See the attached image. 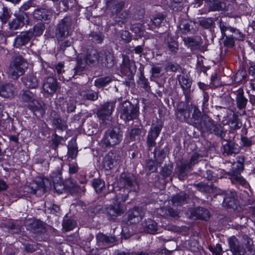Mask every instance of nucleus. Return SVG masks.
<instances>
[{
    "label": "nucleus",
    "instance_id": "4",
    "mask_svg": "<svg viewBox=\"0 0 255 255\" xmlns=\"http://www.w3.org/2000/svg\"><path fill=\"white\" fill-rule=\"evenodd\" d=\"M128 197V194H122V193L117 194L114 198L113 204L106 207V214L111 218L122 215L125 212L126 208L121 202H125Z\"/></svg>",
    "mask_w": 255,
    "mask_h": 255
},
{
    "label": "nucleus",
    "instance_id": "41",
    "mask_svg": "<svg viewBox=\"0 0 255 255\" xmlns=\"http://www.w3.org/2000/svg\"><path fill=\"white\" fill-rule=\"evenodd\" d=\"M45 29V24L42 22H38L33 26L31 30L28 31L31 33L32 38L33 36H39L41 35Z\"/></svg>",
    "mask_w": 255,
    "mask_h": 255
},
{
    "label": "nucleus",
    "instance_id": "51",
    "mask_svg": "<svg viewBox=\"0 0 255 255\" xmlns=\"http://www.w3.org/2000/svg\"><path fill=\"white\" fill-rule=\"evenodd\" d=\"M142 132V129L139 128H133L130 129L129 132V136L131 140L139 141L141 134Z\"/></svg>",
    "mask_w": 255,
    "mask_h": 255
},
{
    "label": "nucleus",
    "instance_id": "45",
    "mask_svg": "<svg viewBox=\"0 0 255 255\" xmlns=\"http://www.w3.org/2000/svg\"><path fill=\"white\" fill-rule=\"evenodd\" d=\"M202 157L203 156L201 154L195 152H193L189 160H185L183 161L187 163V165L192 169L195 164L201 160Z\"/></svg>",
    "mask_w": 255,
    "mask_h": 255
},
{
    "label": "nucleus",
    "instance_id": "26",
    "mask_svg": "<svg viewBox=\"0 0 255 255\" xmlns=\"http://www.w3.org/2000/svg\"><path fill=\"white\" fill-rule=\"evenodd\" d=\"M17 93L16 88L13 84L7 83L0 85V96L6 98H12Z\"/></svg>",
    "mask_w": 255,
    "mask_h": 255
},
{
    "label": "nucleus",
    "instance_id": "3",
    "mask_svg": "<svg viewBox=\"0 0 255 255\" xmlns=\"http://www.w3.org/2000/svg\"><path fill=\"white\" fill-rule=\"evenodd\" d=\"M28 68V63L21 55L14 57L10 62L7 73L13 79H17L22 75Z\"/></svg>",
    "mask_w": 255,
    "mask_h": 255
},
{
    "label": "nucleus",
    "instance_id": "42",
    "mask_svg": "<svg viewBox=\"0 0 255 255\" xmlns=\"http://www.w3.org/2000/svg\"><path fill=\"white\" fill-rule=\"evenodd\" d=\"M237 158V162L233 165L232 174H240L244 170V157L239 156Z\"/></svg>",
    "mask_w": 255,
    "mask_h": 255
},
{
    "label": "nucleus",
    "instance_id": "58",
    "mask_svg": "<svg viewBox=\"0 0 255 255\" xmlns=\"http://www.w3.org/2000/svg\"><path fill=\"white\" fill-rule=\"evenodd\" d=\"M130 29L137 35H141L144 30V26L141 23H136L131 24Z\"/></svg>",
    "mask_w": 255,
    "mask_h": 255
},
{
    "label": "nucleus",
    "instance_id": "16",
    "mask_svg": "<svg viewBox=\"0 0 255 255\" xmlns=\"http://www.w3.org/2000/svg\"><path fill=\"white\" fill-rule=\"evenodd\" d=\"M121 159L120 156L112 152H109L104 158L102 165L107 170L114 168L119 164Z\"/></svg>",
    "mask_w": 255,
    "mask_h": 255
},
{
    "label": "nucleus",
    "instance_id": "2",
    "mask_svg": "<svg viewBox=\"0 0 255 255\" xmlns=\"http://www.w3.org/2000/svg\"><path fill=\"white\" fill-rule=\"evenodd\" d=\"M195 126L199 129L207 130L211 133H214L222 140L225 138L226 131L220 124H214L213 121L207 116L202 117L200 124L196 123Z\"/></svg>",
    "mask_w": 255,
    "mask_h": 255
},
{
    "label": "nucleus",
    "instance_id": "47",
    "mask_svg": "<svg viewBox=\"0 0 255 255\" xmlns=\"http://www.w3.org/2000/svg\"><path fill=\"white\" fill-rule=\"evenodd\" d=\"M166 41L167 48L173 54L176 53L178 50V44L176 41L173 37L168 35Z\"/></svg>",
    "mask_w": 255,
    "mask_h": 255
},
{
    "label": "nucleus",
    "instance_id": "5",
    "mask_svg": "<svg viewBox=\"0 0 255 255\" xmlns=\"http://www.w3.org/2000/svg\"><path fill=\"white\" fill-rule=\"evenodd\" d=\"M120 116L125 122L138 119L139 108L129 101L123 102L120 106Z\"/></svg>",
    "mask_w": 255,
    "mask_h": 255
},
{
    "label": "nucleus",
    "instance_id": "55",
    "mask_svg": "<svg viewBox=\"0 0 255 255\" xmlns=\"http://www.w3.org/2000/svg\"><path fill=\"white\" fill-rule=\"evenodd\" d=\"M231 180L232 182H237L246 188L249 186L246 180L241 176L240 174H232L231 175Z\"/></svg>",
    "mask_w": 255,
    "mask_h": 255
},
{
    "label": "nucleus",
    "instance_id": "63",
    "mask_svg": "<svg viewBox=\"0 0 255 255\" xmlns=\"http://www.w3.org/2000/svg\"><path fill=\"white\" fill-rule=\"evenodd\" d=\"M208 249L212 253L213 255H222L223 253L222 246L219 244H216L215 247L209 246Z\"/></svg>",
    "mask_w": 255,
    "mask_h": 255
},
{
    "label": "nucleus",
    "instance_id": "1",
    "mask_svg": "<svg viewBox=\"0 0 255 255\" xmlns=\"http://www.w3.org/2000/svg\"><path fill=\"white\" fill-rule=\"evenodd\" d=\"M123 132L119 128L115 127L107 129L101 140L102 146L105 148L114 147L118 145L123 140Z\"/></svg>",
    "mask_w": 255,
    "mask_h": 255
},
{
    "label": "nucleus",
    "instance_id": "34",
    "mask_svg": "<svg viewBox=\"0 0 255 255\" xmlns=\"http://www.w3.org/2000/svg\"><path fill=\"white\" fill-rule=\"evenodd\" d=\"M235 94L236 104L238 108L240 110L245 109L248 100L245 97L243 90L239 89L236 92Z\"/></svg>",
    "mask_w": 255,
    "mask_h": 255
},
{
    "label": "nucleus",
    "instance_id": "39",
    "mask_svg": "<svg viewBox=\"0 0 255 255\" xmlns=\"http://www.w3.org/2000/svg\"><path fill=\"white\" fill-rule=\"evenodd\" d=\"M142 226L145 231L149 234H154L157 231L156 223L151 219L145 220Z\"/></svg>",
    "mask_w": 255,
    "mask_h": 255
},
{
    "label": "nucleus",
    "instance_id": "18",
    "mask_svg": "<svg viewBox=\"0 0 255 255\" xmlns=\"http://www.w3.org/2000/svg\"><path fill=\"white\" fill-rule=\"evenodd\" d=\"M99 63L103 66L108 68H111L115 64V60L114 54L107 50H103L100 52Z\"/></svg>",
    "mask_w": 255,
    "mask_h": 255
},
{
    "label": "nucleus",
    "instance_id": "35",
    "mask_svg": "<svg viewBox=\"0 0 255 255\" xmlns=\"http://www.w3.org/2000/svg\"><path fill=\"white\" fill-rule=\"evenodd\" d=\"M157 214L165 218L179 216V212L170 206L161 207L157 209Z\"/></svg>",
    "mask_w": 255,
    "mask_h": 255
},
{
    "label": "nucleus",
    "instance_id": "25",
    "mask_svg": "<svg viewBox=\"0 0 255 255\" xmlns=\"http://www.w3.org/2000/svg\"><path fill=\"white\" fill-rule=\"evenodd\" d=\"M190 217L194 219L208 220L210 217L208 210L202 207H197L189 210Z\"/></svg>",
    "mask_w": 255,
    "mask_h": 255
},
{
    "label": "nucleus",
    "instance_id": "23",
    "mask_svg": "<svg viewBox=\"0 0 255 255\" xmlns=\"http://www.w3.org/2000/svg\"><path fill=\"white\" fill-rule=\"evenodd\" d=\"M42 87L44 91L50 95L56 92L58 88V83L56 79L49 77L43 80Z\"/></svg>",
    "mask_w": 255,
    "mask_h": 255
},
{
    "label": "nucleus",
    "instance_id": "9",
    "mask_svg": "<svg viewBox=\"0 0 255 255\" xmlns=\"http://www.w3.org/2000/svg\"><path fill=\"white\" fill-rule=\"evenodd\" d=\"M120 184L123 186L121 188L122 194H128L129 192H136L138 190L139 186L134 176L131 174L123 173L120 178Z\"/></svg>",
    "mask_w": 255,
    "mask_h": 255
},
{
    "label": "nucleus",
    "instance_id": "48",
    "mask_svg": "<svg viewBox=\"0 0 255 255\" xmlns=\"http://www.w3.org/2000/svg\"><path fill=\"white\" fill-rule=\"evenodd\" d=\"M194 186L201 192L205 193H208L213 192V186L212 183L210 184L200 182L195 184Z\"/></svg>",
    "mask_w": 255,
    "mask_h": 255
},
{
    "label": "nucleus",
    "instance_id": "31",
    "mask_svg": "<svg viewBox=\"0 0 255 255\" xmlns=\"http://www.w3.org/2000/svg\"><path fill=\"white\" fill-rule=\"evenodd\" d=\"M143 216L142 210L138 207H134L128 212V221L130 224L138 223Z\"/></svg>",
    "mask_w": 255,
    "mask_h": 255
},
{
    "label": "nucleus",
    "instance_id": "20",
    "mask_svg": "<svg viewBox=\"0 0 255 255\" xmlns=\"http://www.w3.org/2000/svg\"><path fill=\"white\" fill-rule=\"evenodd\" d=\"M223 204L228 208L236 209L238 204L236 193L235 191L227 192L225 195Z\"/></svg>",
    "mask_w": 255,
    "mask_h": 255
},
{
    "label": "nucleus",
    "instance_id": "36",
    "mask_svg": "<svg viewBox=\"0 0 255 255\" xmlns=\"http://www.w3.org/2000/svg\"><path fill=\"white\" fill-rule=\"evenodd\" d=\"M22 81L25 87L29 89L36 88L39 84L38 79L33 75H29L23 77Z\"/></svg>",
    "mask_w": 255,
    "mask_h": 255
},
{
    "label": "nucleus",
    "instance_id": "15",
    "mask_svg": "<svg viewBox=\"0 0 255 255\" xmlns=\"http://www.w3.org/2000/svg\"><path fill=\"white\" fill-rule=\"evenodd\" d=\"M220 28L222 34L232 37L235 40H243L244 35L238 29L229 26L220 21Z\"/></svg>",
    "mask_w": 255,
    "mask_h": 255
},
{
    "label": "nucleus",
    "instance_id": "44",
    "mask_svg": "<svg viewBox=\"0 0 255 255\" xmlns=\"http://www.w3.org/2000/svg\"><path fill=\"white\" fill-rule=\"evenodd\" d=\"M2 226L6 228L8 232L12 234H17L20 231V226L13 221L4 223Z\"/></svg>",
    "mask_w": 255,
    "mask_h": 255
},
{
    "label": "nucleus",
    "instance_id": "46",
    "mask_svg": "<svg viewBox=\"0 0 255 255\" xmlns=\"http://www.w3.org/2000/svg\"><path fill=\"white\" fill-rule=\"evenodd\" d=\"M112 81L110 76L100 77L95 80L94 85L98 88H103Z\"/></svg>",
    "mask_w": 255,
    "mask_h": 255
},
{
    "label": "nucleus",
    "instance_id": "49",
    "mask_svg": "<svg viewBox=\"0 0 255 255\" xmlns=\"http://www.w3.org/2000/svg\"><path fill=\"white\" fill-rule=\"evenodd\" d=\"M68 157L72 159H75L78 154L77 146L75 140H72L68 145Z\"/></svg>",
    "mask_w": 255,
    "mask_h": 255
},
{
    "label": "nucleus",
    "instance_id": "29",
    "mask_svg": "<svg viewBox=\"0 0 255 255\" xmlns=\"http://www.w3.org/2000/svg\"><path fill=\"white\" fill-rule=\"evenodd\" d=\"M189 196L184 192H180L173 195L171 199L173 206L175 207L181 206L188 203Z\"/></svg>",
    "mask_w": 255,
    "mask_h": 255
},
{
    "label": "nucleus",
    "instance_id": "54",
    "mask_svg": "<svg viewBox=\"0 0 255 255\" xmlns=\"http://www.w3.org/2000/svg\"><path fill=\"white\" fill-rule=\"evenodd\" d=\"M92 185L97 192H101L105 187V182L100 178L93 179Z\"/></svg>",
    "mask_w": 255,
    "mask_h": 255
},
{
    "label": "nucleus",
    "instance_id": "40",
    "mask_svg": "<svg viewBox=\"0 0 255 255\" xmlns=\"http://www.w3.org/2000/svg\"><path fill=\"white\" fill-rule=\"evenodd\" d=\"M190 110L191 113L192 112V119L194 121L193 125L196 127L195 124L196 123L200 124L201 123L202 117L205 116V115L201 116V113L200 111L198 108L194 105H190Z\"/></svg>",
    "mask_w": 255,
    "mask_h": 255
},
{
    "label": "nucleus",
    "instance_id": "32",
    "mask_svg": "<svg viewBox=\"0 0 255 255\" xmlns=\"http://www.w3.org/2000/svg\"><path fill=\"white\" fill-rule=\"evenodd\" d=\"M179 28L183 33H194L196 30V23L192 21L182 20L179 25Z\"/></svg>",
    "mask_w": 255,
    "mask_h": 255
},
{
    "label": "nucleus",
    "instance_id": "64",
    "mask_svg": "<svg viewBox=\"0 0 255 255\" xmlns=\"http://www.w3.org/2000/svg\"><path fill=\"white\" fill-rule=\"evenodd\" d=\"M52 125L56 128L61 130H64L67 128L66 124L64 121H62L60 118L53 121Z\"/></svg>",
    "mask_w": 255,
    "mask_h": 255
},
{
    "label": "nucleus",
    "instance_id": "43",
    "mask_svg": "<svg viewBox=\"0 0 255 255\" xmlns=\"http://www.w3.org/2000/svg\"><path fill=\"white\" fill-rule=\"evenodd\" d=\"M89 41L95 43H101L104 39V35L102 32H91L88 36Z\"/></svg>",
    "mask_w": 255,
    "mask_h": 255
},
{
    "label": "nucleus",
    "instance_id": "59",
    "mask_svg": "<svg viewBox=\"0 0 255 255\" xmlns=\"http://www.w3.org/2000/svg\"><path fill=\"white\" fill-rule=\"evenodd\" d=\"M76 222L71 219H66L63 221V227L66 231L72 230L76 226Z\"/></svg>",
    "mask_w": 255,
    "mask_h": 255
},
{
    "label": "nucleus",
    "instance_id": "33",
    "mask_svg": "<svg viewBox=\"0 0 255 255\" xmlns=\"http://www.w3.org/2000/svg\"><path fill=\"white\" fill-rule=\"evenodd\" d=\"M96 239L98 243L105 246H111L115 244L117 241L115 236H108L101 233L97 235Z\"/></svg>",
    "mask_w": 255,
    "mask_h": 255
},
{
    "label": "nucleus",
    "instance_id": "52",
    "mask_svg": "<svg viewBox=\"0 0 255 255\" xmlns=\"http://www.w3.org/2000/svg\"><path fill=\"white\" fill-rule=\"evenodd\" d=\"M199 24L205 29L212 28L214 27L215 21L213 18H203L199 21Z\"/></svg>",
    "mask_w": 255,
    "mask_h": 255
},
{
    "label": "nucleus",
    "instance_id": "19",
    "mask_svg": "<svg viewBox=\"0 0 255 255\" xmlns=\"http://www.w3.org/2000/svg\"><path fill=\"white\" fill-rule=\"evenodd\" d=\"M230 250L234 255H244L246 250L244 246L241 244L238 240L234 236L228 239Z\"/></svg>",
    "mask_w": 255,
    "mask_h": 255
},
{
    "label": "nucleus",
    "instance_id": "62",
    "mask_svg": "<svg viewBox=\"0 0 255 255\" xmlns=\"http://www.w3.org/2000/svg\"><path fill=\"white\" fill-rule=\"evenodd\" d=\"M137 83L141 87L144 89L146 91H148L150 88L148 80L142 74L140 76Z\"/></svg>",
    "mask_w": 255,
    "mask_h": 255
},
{
    "label": "nucleus",
    "instance_id": "38",
    "mask_svg": "<svg viewBox=\"0 0 255 255\" xmlns=\"http://www.w3.org/2000/svg\"><path fill=\"white\" fill-rule=\"evenodd\" d=\"M28 109L31 110L34 114L37 117V114L42 115L43 113V110L42 105L35 99L33 101L31 102L27 106Z\"/></svg>",
    "mask_w": 255,
    "mask_h": 255
},
{
    "label": "nucleus",
    "instance_id": "12",
    "mask_svg": "<svg viewBox=\"0 0 255 255\" xmlns=\"http://www.w3.org/2000/svg\"><path fill=\"white\" fill-rule=\"evenodd\" d=\"M162 126L161 122H158L156 124H152L147 136V144L149 148L155 146V139L160 133Z\"/></svg>",
    "mask_w": 255,
    "mask_h": 255
},
{
    "label": "nucleus",
    "instance_id": "11",
    "mask_svg": "<svg viewBox=\"0 0 255 255\" xmlns=\"http://www.w3.org/2000/svg\"><path fill=\"white\" fill-rule=\"evenodd\" d=\"M116 102H108L101 105L97 111L98 118L102 120L111 121V115L115 108Z\"/></svg>",
    "mask_w": 255,
    "mask_h": 255
},
{
    "label": "nucleus",
    "instance_id": "37",
    "mask_svg": "<svg viewBox=\"0 0 255 255\" xmlns=\"http://www.w3.org/2000/svg\"><path fill=\"white\" fill-rule=\"evenodd\" d=\"M178 176L180 180H183L187 177V172L191 168L183 160L181 161L180 164L177 166Z\"/></svg>",
    "mask_w": 255,
    "mask_h": 255
},
{
    "label": "nucleus",
    "instance_id": "7",
    "mask_svg": "<svg viewBox=\"0 0 255 255\" xmlns=\"http://www.w3.org/2000/svg\"><path fill=\"white\" fill-rule=\"evenodd\" d=\"M100 52L96 49H93L89 51L84 61L78 58L77 66L75 67V73L80 75L85 69L86 64H94L97 62H99Z\"/></svg>",
    "mask_w": 255,
    "mask_h": 255
},
{
    "label": "nucleus",
    "instance_id": "10",
    "mask_svg": "<svg viewBox=\"0 0 255 255\" xmlns=\"http://www.w3.org/2000/svg\"><path fill=\"white\" fill-rule=\"evenodd\" d=\"M123 62L121 65V72L127 75L129 79H132L133 75L136 71V66L135 62L129 59L128 56L123 54L122 55Z\"/></svg>",
    "mask_w": 255,
    "mask_h": 255
},
{
    "label": "nucleus",
    "instance_id": "57",
    "mask_svg": "<svg viewBox=\"0 0 255 255\" xmlns=\"http://www.w3.org/2000/svg\"><path fill=\"white\" fill-rule=\"evenodd\" d=\"M125 2L123 0H115L112 2L111 6L116 13H119L123 8Z\"/></svg>",
    "mask_w": 255,
    "mask_h": 255
},
{
    "label": "nucleus",
    "instance_id": "14",
    "mask_svg": "<svg viewBox=\"0 0 255 255\" xmlns=\"http://www.w3.org/2000/svg\"><path fill=\"white\" fill-rule=\"evenodd\" d=\"M29 22V18L28 14L24 12H22L16 15L15 18L9 22V28L11 30H16L24 25H28Z\"/></svg>",
    "mask_w": 255,
    "mask_h": 255
},
{
    "label": "nucleus",
    "instance_id": "24",
    "mask_svg": "<svg viewBox=\"0 0 255 255\" xmlns=\"http://www.w3.org/2000/svg\"><path fill=\"white\" fill-rule=\"evenodd\" d=\"M27 229L34 234L39 235L46 231L45 225L38 220H34L27 225Z\"/></svg>",
    "mask_w": 255,
    "mask_h": 255
},
{
    "label": "nucleus",
    "instance_id": "50",
    "mask_svg": "<svg viewBox=\"0 0 255 255\" xmlns=\"http://www.w3.org/2000/svg\"><path fill=\"white\" fill-rule=\"evenodd\" d=\"M19 96L21 100L26 103H30L35 100L34 94L29 90L21 91Z\"/></svg>",
    "mask_w": 255,
    "mask_h": 255
},
{
    "label": "nucleus",
    "instance_id": "60",
    "mask_svg": "<svg viewBox=\"0 0 255 255\" xmlns=\"http://www.w3.org/2000/svg\"><path fill=\"white\" fill-rule=\"evenodd\" d=\"M165 69L168 71H170L172 72L179 71L181 70L180 66L177 63L169 62L165 65Z\"/></svg>",
    "mask_w": 255,
    "mask_h": 255
},
{
    "label": "nucleus",
    "instance_id": "13",
    "mask_svg": "<svg viewBox=\"0 0 255 255\" xmlns=\"http://www.w3.org/2000/svg\"><path fill=\"white\" fill-rule=\"evenodd\" d=\"M179 83L182 89L185 101L188 104L191 100V86L192 81L187 75L183 74L178 76Z\"/></svg>",
    "mask_w": 255,
    "mask_h": 255
},
{
    "label": "nucleus",
    "instance_id": "17",
    "mask_svg": "<svg viewBox=\"0 0 255 255\" xmlns=\"http://www.w3.org/2000/svg\"><path fill=\"white\" fill-rule=\"evenodd\" d=\"M59 45V51L64 52L65 50L73 48V41L69 37L70 35L55 34Z\"/></svg>",
    "mask_w": 255,
    "mask_h": 255
},
{
    "label": "nucleus",
    "instance_id": "56",
    "mask_svg": "<svg viewBox=\"0 0 255 255\" xmlns=\"http://www.w3.org/2000/svg\"><path fill=\"white\" fill-rule=\"evenodd\" d=\"M10 10L6 7H3L2 12L0 15V19L3 23H6L10 17Z\"/></svg>",
    "mask_w": 255,
    "mask_h": 255
},
{
    "label": "nucleus",
    "instance_id": "27",
    "mask_svg": "<svg viewBox=\"0 0 255 255\" xmlns=\"http://www.w3.org/2000/svg\"><path fill=\"white\" fill-rule=\"evenodd\" d=\"M79 95L83 100L95 101L99 98V92L91 89L82 88L78 91Z\"/></svg>",
    "mask_w": 255,
    "mask_h": 255
},
{
    "label": "nucleus",
    "instance_id": "61",
    "mask_svg": "<svg viewBox=\"0 0 255 255\" xmlns=\"http://www.w3.org/2000/svg\"><path fill=\"white\" fill-rule=\"evenodd\" d=\"M23 246V250L27 253H32L38 249V245L36 244L25 243Z\"/></svg>",
    "mask_w": 255,
    "mask_h": 255
},
{
    "label": "nucleus",
    "instance_id": "22",
    "mask_svg": "<svg viewBox=\"0 0 255 255\" xmlns=\"http://www.w3.org/2000/svg\"><path fill=\"white\" fill-rule=\"evenodd\" d=\"M31 39V33L29 31H23L17 35L13 42V46L16 48H20L26 45Z\"/></svg>",
    "mask_w": 255,
    "mask_h": 255
},
{
    "label": "nucleus",
    "instance_id": "21",
    "mask_svg": "<svg viewBox=\"0 0 255 255\" xmlns=\"http://www.w3.org/2000/svg\"><path fill=\"white\" fill-rule=\"evenodd\" d=\"M190 115V106L185 107L183 103L178 104L176 113V116L179 121L182 122H188Z\"/></svg>",
    "mask_w": 255,
    "mask_h": 255
},
{
    "label": "nucleus",
    "instance_id": "30",
    "mask_svg": "<svg viewBox=\"0 0 255 255\" xmlns=\"http://www.w3.org/2000/svg\"><path fill=\"white\" fill-rule=\"evenodd\" d=\"M51 16V11L47 7L37 8L33 12V17L39 20H49Z\"/></svg>",
    "mask_w": 255,
    "mask_h": 255
},
{
    "label": "nucleus",
    "instance_id": "6",
    "mask_svg": "<svg viewBox=\"0 0 255 255\" xmlns=\"http://www.w3.org/2000/svg\"><path fill=\"white\" fill-rule=\"evenodd\" d=\"M77 24V19L72 15H66L59 21L56 26L55 34L71 35Z\"/></svg>",
    "mask_w": 255,
    "mask_h": 255
},
{
    "label": "nucleus",
    "instance_id": "8",
    "mask_svg": "<svg viewBox=\"0 0 255 255\" xmlns=\"http://www.w3.org/2000/svg\"><path fill=\"white\" fill-rule=\"evenodd\" d=\"M51 187V183L50 180L47 178H39L35 181H33L25 187L27 192L34 194H37L40 196L46 191L49 190Z\"/></svg>",
    "mask_w": 255,
    "mask_h": 255
},
{
    "label": "nucleus",
    "instance_id": "53",
    "mask_svg": "<svg viewBox=\"0 0 255 255\" xmlns=\"http://www.w3.org/2000/svg\"><path fill=\"white\" fill-rule=\"evenodd\" d=\"M61 169L62 165L60 164L56 171H53L51 174L50 176L53 180V183H62Z\"/></svg>",
    "mask_w": 255,
    "mask_h": 255
},
{
    "label": "nucleus",
    "instance_id": "28",
    "mask_svg": "<svg viewBox=\"0 0 255 255\" xmlns=\"http://www.w3.org/2000/svg\"><path fill=\"white\" fill-rule=\"evenodd\" d=\"M222 142L223 153L227 155H231L233 154H236L239 153V149L235 145L232 140L229 138H224Z\"/></svg>",
    "mask_w": 255,
    "mask_h": 255
}]
</instances>
